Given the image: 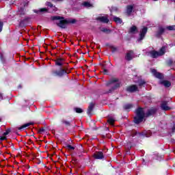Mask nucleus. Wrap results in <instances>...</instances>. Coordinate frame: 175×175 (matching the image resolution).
I'll use <instances>...</instances> for the list:
<instances>
[{
    "label": "nucleus",
    "instance_id": "1",
    "mask_svg": "<svg viewBox=\"0 0 175 175\" xmlns=\"http://www.w3.org/2000/svg\"><path fill=\"white\" fill-rule=\"evenodd\" d=\"M157 111L155 109H150L148 113H146V109L139 107L135 111V116L134 117V122L135 124H140L143 121H146V118L148 116H152Z\"/></svg>",
    "mask_w": 175,
    "mask_h": 175
},
{
    "label": "nucleus",
    "instance_id": "2",
    "mask_svg": "<svg viewBox=\"0 0 175 175\" xmlns=\"http://www.w3.org/2000/svg\"><path fill=\"white\" fill-rule=\"evenodd\" d=\"M51 20L53 21L55 20H59L57 22V24L58 27H60V28H66V24H69V23H72V24H74V23H76V20H72V21H67L66 19H64V17L61 16H51Z\"/></svg>",
    "mask_w": 175,
    "mask_h": 175
},
{
    "label": "nucleus",
    "instance_id": "3",
    "mask_svg": "<svg viewBox=\"0 0 175 175\" xmlns=\"http://www.w3.org/2000/svg\"><path fill=\"white\" fill-rule=\"evenodd\" d=\"M53 75L54 76H57L58 77H62L64 75H66V70L64 68H60L59 70H54L53 71Z\"/></svg>",
    "mask_w": 175,
    "mask_h": 175
},
{
    "label": "nucleus",
    "instance_id": "4",
    "mask_svg": "<svg viewBox=\"0 0 175 175\" xmlns=\"http://www.w3.org/2000/svg\"><path fill=\"white\" fill-rule=\"evenodd\" d=\"M126 91L128 92H136V91H139V89L137 88V86L136 85H133L128 86L126 88Z\"/></svg>",
    "mask_w": 175,
    "mask_h": 175
},
{
    "label": "nucleus",
    "instance_id": "5",
    "mask_svg": "<svg viewBox=\"0 0 175 175\" xmlns=\"http://www.w3.org/2000/svg\"><path fill=\"white\" fill-rule=\"evenodd\" d=\"M93 158L95 159H103L105 158V156H103V152H96L93 154Z\"/></svg>",
    "mask_w": 175,
    "mask_h": 175
},
{
    "label": "nucleus",
    "instance_id": "6",
    "mask_svg": "<svg viewBox=\"0 0 175 175\" xmlns=\"http://www.w3.org/2000/svg\"><path fill=\"white\" fill-rule=\"evenodd\" d=\"M135 57V53H133V51H129L128 53L126 54V59L127 61H131Z\"/></svg>",
    "mask_w": 175,
    "mask_h": 175
},
{
    "label": "nucleus",
    "instance_id": "7",
    "mask_svg": "<svg viewBox=\"0 0 175 175\" xmlns=\"http://www.w3.org/2000/svg\"><path fill=\"white\" fill-rule=\"evenodd\" d=\"M151 72L152 75H154V77H156L157 79H163V75L161 72H157V70L155 69H151Z\"/></svg>",
    "mask_w": 175,
    "mask_h": 175
},
{
    "label": "nucleus",
    "instance_id": "8",
    "mask_svg": "<svg viewBox=\"0 0 175 175\" xmlns=\"http://www.w3.org/2000/svg\"><path fill=\"white\" fill-rule=\"evenodd\" d=\"M148 55L152 57V58H158V57H160L159 53L157 51H151L148 53Z\"/></svg>",
    "mask_w": 175,
    "mask_h": 175
},
{
    "label": "nucleus",
    "instance_id": "9",
    "mask_svg": "<svg viewBox=\"0 0 175 175\" xmlns=\"http://www.w3.org/2000/svg\"><path fill=\"white\" fill-rule=\"evenodd\" d=\"M96 20L100 21L101 23H109V18L107 17V16L98 17Z\"/></svg>",
    "mask_w": 175,
    "mask_h": 175
},
{
    "label": "nucleus",
    "instance_id": "10",
    "mask_svg": "<svg viewBox=\"0 0 175 175\" xmlns=\"http://www.w3.org/2000/svg\"><path fill=\"white\" fill-rule=\"evenodd\" d=\"M146 33H147V27H144L140 32L139 40H143Z\"/></svg>",
    "mask_w": 175,
    "mask_h": 175
},
{
    "label": "nucleus",
    "instance_id": "11",
    "mask_svg": "<svg viewBox=\"0 0 175 175\" xmlns=\"http://www.w3.org/2000/svg\"><path fill=\"white\" fill-rule=\"evenodd\" d=\"M64 62H65V60L62 58L57 59L55 61V64L57 66H62V65H64Z\"/></svg>",
    "mask_w": 175,
    "mask_h": 175
},
{
    "label": "nucleus",
    "instance_id": "12",
    "mask_svg": "<svg viewBox=\"0 0 175 175\" xmlns=\"http://www.w3.org/2000/svg\"><path fill=\"white\" fill-rule=\"evenodd\" d=\"M161 109L163 110H170V107L167 106V102L163 101L161 103Z\"/></svg>",
    "mask_w": 175,
    "mask_h": 175
},
{
    "label": "nucleus",
    "instance_id": "13",
    "mask_svg": "<svg viewBox=\"0 0 175 175\" xmlns=\"http://www.w3.org/2000/svg\"><path fill=\"white\" fill-rule=\"evenodd\" d=\"M160 84H162L163 85H164V87L167 88H169L170 87V85H172V83L169 81H161L160 82Z\"/></svg>",
    "mask_w": 175,
    "mask_h": 175
},
{
    "label": "nucleus",
    "instance_id": "14",
    "mask_svg": "<svg viewBox=\"0 0 175 175\" xmlns=\"http://www.w3.org/2000/svg\"><path fill=\"white\" fill-rule=\"evenodd\" d=\"M10 133V129H7L5 132L3 134V136L1 137V140H6V135Z\"/></svg>",
    "mask_w": 175,
    "mask_h": 175
},
{
    "label": "nucleus",
    "instance_id": "15",
    "mask_svg": "<svg viewBox=\"0 0 175 175\" xmlns=\"http://www.w3.org/2000/svg\"><path fill=\"white\" fill-rule=\"evenodd\" d=\"M132 10H133V6L128 5L127 6L126 12L127 16H131V14L132 13Z\"/></svg>",
    "mask_w": 175,
    "mask_h": 175
},
{
    "label": "nucleus",
    "instance_id": "16",
    "mask_svg": "<svg viewBox=\"0 0 175 175\" xmlns=\"http://www.w3.org/2000/svg\"><path fill=\"white\" fill-rule=\"evenodd\" d=\"M129 32V33H136V32H137V27H136V26L131 27Z\"/></svg>",
    "mask_w": 175,
    "mask_h": 175
},
{
    "label": "nucleus",
    "instance_id": "17",
    "mask_svg": "<svg viewBox=\"0 0 175 175\" xmlns=\"http://www.w3.org/2000/svg\"><path fill=\"white\" fill-rule=\"evenodd\" d=\"M158 53H159V55H160V57L163 55L165 54V53H166V48L165 46L161 47Z\"/></svg>",
    "mask_w": 175,
    "mask_h": 175
},
{
    "label": "nucleus",
    "instance_id": "18",
    "mask_svg": "<svg viewBox=\"0 0 175 175\" xmlns=\"http://www.w3.org/2000/svg\"><path fill=\"white\" fill-rule=\"evenodd\" d=\"M30 125H33V122L26 123L19 127V129H24V128H28V126H30Z\"/></svg>",
    "mask_w": 175,
    "mask_h": 175
},
{
    "label": "nucleus",
    "instance_id": "19",
    "mask_svg": "<svg viewBox=\"0 0 175 175\" xmlns=\"http://www.w3.org/2000/svg\"><path fill=\"white\" fill-rule=\"evenodd\" d=\"M95 105H94V103H91L89 107H88V114H91V111H92V110L94 109V107Z\"/></svg>",
    "mask_w": 175,
    "mask_h": 175
},
{
    "label": "nucleus",
    "instance_id": "20",
    "mask_svg": "<svg viewBox=\"0 0 175 175\" xmlns=\"http://www.w3.org/2000/svg\"><path fill=\"white\" fill-rule=\"evenodd\" d=\"M113 21L116 24H121L122 23V20L118 17H114Z\"/></svg>",
    "mask_w": 175,
    "mask_h": 175
},
{
    "label": "nucleus",
    "instance_id": "21",
    "mask_svg": "<svg viewBox=\"0 0 175 175\" xmlns=\"http://www.w3.org/2000/svg\"><path fill=\"white\" fill-rule=\"evenodd\" d=\"M46 6H49V8H53V10H54L55 12H56L57 8H55V6H53V3H50V2H46Z\"/></svg>",
    "mask_w": 175,
    "mask_h": 175
},
{
    "label": "nucleus",
    "instance_id": "22",
    "mask_svg": "<svg viewBox=\"0 0 175 175\" xmlns=\"http://www.w3.org/2000/svg\"><path fill=\"white\" fill-rule=\"evenodd\" d=\"M107 122L110 124V125H114V122H116V120L111 118H109L107 120Z\"/></svg>",
    "mask_w": 175,
    "mask_h": 175
},
{
    "label": "nucleus",
    "instance_id": "23",
    "mask_svg": "<svg viewBox=\"0 0 175 175\" xmlns=\"http://www.w3.org/2000/svg\"><path fill=\"white\" fill-rule=\"evenodd\" d=\"M165 29H167L168 31H175V25L167 26Z\"/></svg>",
    "mask_w": 175,
    "mask_h": 175
},
{
    "label": "nucleus",
    "instance_id": "24",
    "mask_svg": "<svg viewBox=\"0 0 175 175\" xmlns=\"http://www.w3.org/2000/svg\"><path fill=\"white\" fill-rule=\"evenodd\" d=\"M83 6H85V8H91L92 7V4L90 3L89 2H84L82 3Z\"/></svg>",
    "mask_w": 175,
    "mask_h": 175
},
{
    "label": "nucleus",
    "instance_id": "25",
    "mask_svg": "<svg viewBox=\"0 0 175 175\" xmlns=\"http://www.w3.org/2000/svg\"><path fill=\"white\" fill-rule=\"evenodd\" d=\"M124 107L125 110H128L129 109H132V107H133V105H132V104H127V105H125Z\"/></svg>",
    "mask_w": 175,
    "mask_h": 175
},
{
    "label": "nucleus",
    "instance_id": "26",
    "mask_svg": "<svg viewBox=\"0 0 175 175\" xmlns=\"http://www.w3.org/2000/svg\"><path fill=\"white\" fill-rule=\"evenodd\" d=\"M165 32V28L163 27H159V35H162Z\"/></svg>",
    "mask_w": 175,
    "mask_h": 175
},
{
    "label": "nucleus",
    "instance_id": "27",
    "mask_svg": "<svg viewBox=\"0 0 175 175\" xmlns=\"http://www.w3.org/2000/svg\"><path fill=\"white\" fill-rule=\"evenodd\" d=\"M66 148L67 150H75V147L72 146L71 145H67Z\"/></svg>",
    "mask_w": 175,
    "mask_h": 175
},
{
    "label": "nucleus",
    "instance_id": "28",
    "mask_svg": "<svg viewBox=\"0 0 175 175\" xmlns=\"http://www.w3.org/2000/svg\"><path fill=\"white\" fill-rule=\"evenodd\" d=\"M76 113H83V109L81 108H75Z\"/></svg>",
    "mask_w": 175,
    "mask_h": 175
},
{
    "label": "nucleus",
    "instance_id": "29",
    "mask_svg": "<svg viewBox=\"0 0 175 175\" xmlns=\"http://www.w3.org/2000/svg\"><path fill=\"white\" fill-rule=\"evenodd\" d=\"M144 84H146V81H140L139 85V87H142V85H144Z\"/></svg>",
    "mask_w": 175,
    "mask_h": 175
},
{
    "label": "nucleus",
    "instance_id": "30",
    "mask_svg": "<svg viewBox=\"0 0 175 175\" xmlns=\"http://www.w3.org/2000/svg\"><path fill=\"white\" fill-rule=\"evenodd\" d=\"M111 84L115 86V88H118V87H120V83H116V84H114L113 83V82H111Z\"/></svg>",
    "mask_w": 175,
    "mask_h": 175
},
{
    "label": "nucleus",
    "instance_id": "31",
    "mask_svg": "<svg viewBox=\"0 0 175 175\" xmlns=\"http://www.w3.org/2000/svg\"><path fill=\"white\" fill-rule=\"evenodd\" d=\"M3 27V23L0 21V32L2 31Z\"/></svg>",
    "mask_w": 175,
    "mask_h": 175
},
{
    "label": "nucleus",
    "instance_id": "32",
    "mask_svg": "<svg viewBox=\"0 0 175 175\" xmlns=\"http://www.w3.org/2000/svg\"><path fill=\"white\" fill-rule=\"evenodd\" d=\"M63 124H65L66 125H70V123L66 120H63Z\"/></svg>",
    "mask_w": 175,
    "mask_h": 175
},
{
    "label": "nucleus",
    "instance_id": "33",
    "mask_svg": "<svg viewBox=\"0 0 175 175\" xmlns=\"http://www.w3.org/2000/svg\"><path fill=\"white\" fill-rule=\"evenodd\" d=\"M40 12H47V9H46V8H41V9L40 10Z\"/></svg>",
    "mask_w": 175,
    "mask_h": 175
},
{
    "label": "nucleus",
    "instance_id": "34",
    "mask_svg": "<svg viewBox=\"0 0 175 175\" xmlns=\"http://www.w3.org/2000/svg\"><path fill=\"white\" fill-rule=\"evenodd\" d=\"M103 32H110V30L107 29H102Z\"/></svg>",
    "mask_w": 175,
    "mask_h": 175
},
{
    "label": "nucleus",
    "instance_id": "35",
    "mask_svg": "<svg viewBox=\"0 0 175 175\" xmlns=\"http://www.w3.org/2000/svg\"><path fill=\"white\" fill-rule=\"evenodd\" d=\"M103 73L105 74V75H106L107 73V70H106V69H103Z\"/></svg>",
    "mask_w": 175,
    "mask_h": 175
},
{
    "label": "nucleus",
    "instance_id": "36",
    "mask_svg": "<svg viewBox=\"0 0 175 175\" xmlns=\"http://www.w3.org/2000/svg\"><path fill=\"white\" fill-rule=\"evenodd\" d=\"M52 1H56L57 2H59V1H61L62 0H52Z\"/></svg>",
    "mask_w": 175,
    "mask_h": 175
},
{
    "label": "nucleus",
    "instance_id": "37",
    "mask_svg": "<svg viewBox=\"0 0 175 175\" xmlns=\"http://www.w3.org/2000/svg\"><path fill=\"white\" fill-rule=\"evenodd\" d=\"M19 14H25V13H24V12L23 13H20V11H19Z\"/></svg>",
    "mask_w": 175,
    "mask_h": 175
},
{
    "label": "nucleus",
    "instance_id": "38",
    "mask_svg": "<svg viewBox=\"0 0 175 175\" xmlns=\"http://www.w3.org/2000/svg\"><path fill=\"white\" fill-rule=\"evenodd\" d=\"M153 1H158V0H153Z\"/></svg>",
    "mask_w": 175,
    "mask_h": 175
},
{
    "label": "nucleus",
    "instance_id": "39",
    "mask_svg": "<svg viewBox=\"0 0 175 175\" xmlns=\"http://www.w3.org/2000/svg\"><path fill=\"white\" fill-rule=\"evenodd\" d=\"M114 81H117V80H115Z\"/></svg>",
    "mask_w": 175,
    "mask_h": 175
}]
</instances>
